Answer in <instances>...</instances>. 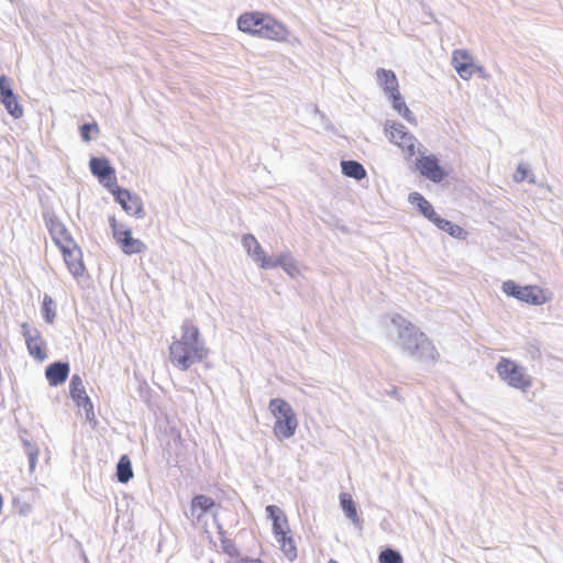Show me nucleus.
<instances>
[{
	"label": "nucleus",
	"instance_id": "obj_1",
	"mask_svg": "<svg viewBox=\"0 0 563 563\" xmlns=\"http://www.w3.org/2000/svg\"><path fill=\"white\" fill-rule=\"evenodd\" d=\"M168 354L173 366L187 371L194 364L206 360L209 350L201 341L198 327L192 321L186 320L181 324V336L172 342Z\"/></svg>",
	"mask_w": 563,
	"mask_h": 563
},
{
	"label": "nucleus",
	"instance_id": "obj_2",
	"mask_svg": "<svg viewBox=\"0 0 563 563\" xmlns=\"http://www.w3.org/2000/svg\"><path fill=\"white\" fill-rule=\"evenodd\" d=\"M236 26L245 34L272 42L283 43L289 37V31L284 23L262 11H247L240 14Z\"/></svg>",
	"mask_w": 563,
	"mask_h": 563
},
{
	"label": "nucleus",
	"instance_id": "obj_3",
	"mask_svg": "<svg viewBox=\"0 0 563 563\" xmlns=\"http://www.w3.org/2000/svg\"><path fill=\"white\" fill-rule=\"evenodd\" d=\"M269 411L275 422L273 432L279 440L291 438L298 427V420L291 406L282 398H274L269 401Z\"/></svg>",
	"mask_w": 563,
	"mask_h": 563
},
{
	"label": "nucleus",
	"instance_id": "obj_4",
	"mask_svg": "<svg viewBox=\"0 0 563 563\" xmlns=\"http://www.w3.org/2000/svg\"><path fill=\"white\" fill-rule=\"evenodd\" d=\"M501 289L507 296L533 306L544 305L552 298V294L540 286H519L514 280L504 282Z\"/></svg>",
	"mask_w": 563,
	"mask_h": 563
},
{
	"label": "nucleus",
	"instance_id": "obj_5",
	"mask_svg": "<svg viewBox=\"0 0 563 563\" xmlns=\"http://www.w3.org/2000/svg\"><path fill=\"white\" fill-rule=\"evenodd\" d=\"M496 371L500 379L512 388L526 391L532 385V379L527 375L526 369L509 358L501 357Z\"/></svg>",
	"mask_w": 563,
	"mask_h": 563
},
{
	"label": "nucleus",
	"instance_id": "obj_6",
	"mask_svg": "<svg viewBox=\"0 0 563 563\" xmlns=\"http://www.w3.org/2000/svg\"><path fill=\"white\" fill-rule=\"evenodd\" d=\"M384 132L387 139L411 158L416 155V137L399 122L386 121Z\"/></svg>",
	"mask_w": 563,
	"mask_h": 563
},
{
	"label": "nucleus",
	"instance_id": "obj_7",
	"mask_svg": "<svg viewBox=\"0 0 563 563\" xmlns=\"http://www.w3.org/2000/svg\"><path fill=\"white\" fill-rule=\"evenodd\" d=\"M451 64L454 70L463 80H470L474 75L486 78L487 74L483 66L476 65L474 57L466 49H455L452 53Z\"/></svg>",
	"mask_w": 563,
	"mask_h": 563
},
{
	"label": "nucleus",
	"instance_id": "obj_8",
	"mask_svg": "<svg viewBox=\"0 0 563 563\" xmlns=\"http://www.w3.org/2000/svg\"><path fill=\"white\" fill-rule=\"evenodd\" d=\"M21 330L29 354L38 362L45 361L47 358V344L41 332L26 322L21 324Z\"/></svg>",
	"mask_w": 563,
	"mask_h": 563
},
{
	"label": "nucleus",
	"instance_id": "obj_9",
	"mask_svg": "<svg viewBox=\"0 0 563 563\" xmlns=\"http://www.w3.org/2000/svg\"><path fill=\"white\" fill-rule=\"evenodd\" d=\"M110 227L112 229L113 238L120 245L121 250L125 254H136L145 250V244L132 236L131 230L124 229L119 224L114 217L110 218Z\"/></svg>",
	"mask_w": 563,
	"mask_h": 563
},
{
	"label": "nucleus",
	"instance_id": "obj_10",
	"mask_svg": "<svg viewBox=\"0 0 563 563\" xmlns=\"http://www.w3.org/2000/svg\"><path fill=\"white\" fill-rule=\"evenodd\" d=\"M69 395L76 406L84 409L88 419L93 418L92 401L87 395L82 378L78 374L71 376L69 382Z\"/></svg>",
	"mask_w": 563,
	"mask_h": 563
},
{
	"label": "nucleus",
	"instance_id": "obj_11",
	"mask_svg": "<svg viewBox=\"0 0 563 563\" xmlns=\"http://www.w3.org/2000/svg\"><path fill=\"white\" fill-rule=\"evenodd\" d=\"M420 175L433 183L442 181L446 172L441 167L439 159L434 155H422L416 162Z\"/></svg>",
	"mask_w": 563,
	"mask_h": 563
},
{
	"label": "nucleus",
	"instance_id": "obj_12",
	"mask_svg": "<svg viewBox=\"0 0 563 563\" xmlns=\"http://www.w3.org/2000/svg\"><path fill=\"white\" fill-rule=\"evenodd\" d=\"M91 173L98 177L99 181L110 190L117 188V176L114 169L110 166L107 158L92 157L90 159Z\"/></svg>",
	"mask_w": 563,
	"mask_h": 563
},
{
	"label": "nucleus",
	"instance_id": "obj_13",
	"mask_svg": "<svg viewBox=\"0 0 563 563\" xmlns=\"http://www.w3.org/2000/svg\"><path fill=\"white\" fill-rule=\"evenodd\" d=\"M46 228L49 232L52 240L54 241L55 245L59 249V251L76 244L75 240L73 239L71 234L69 233L65 224L62 223L58 219L53 217L48 218L46 220Z\"/></svg>",
	"mask_w": 563,
	"mask_h": 563
},
{
	"label": "nucleus",
	"instance_id": "obj_14",
	"mask_svg": "<svg viewBox=\"0 0 563 563\" xmlns=\"http://www.w3.org/2000/svg\"><path fill=\"white\" fill-rule=\"evenodd\" d=\"M110 192L115 197V200L126 213L135 217L143 214V205L139 197L131 195L130 191L120 188L118 185L117 188H113Z\"/></svg>",
	"mask_w": 563,
	"mask_h": 563
},
{
	"label": "nucleus",
	"instance_id": "obj_15",
	"mask_svg": "<svg viewBox=\"0 0 563 563\" xmlns=\"http://www.w3.org/2000/svg\"><path fill=\"white\" fill-rule=\"evenodd\" d=\"M60 252L70 274L74 275L75 277L82 276L85 273V265L82 261L81 250L77 245V243L74 244L73 246L62 250Z\"/></svg>",
	"mask_w": 563,
	"mask_h": 563
},
{
	"label": "nucleus",
	"instance_id": "obj_16",
	"mask_svg": "<svg viewBox=\"0 0 563 563\" xmlns=\"http://www.w3.org/2000/svg\"><path fill=\"white\" fill-rule=\"evenodd\" d=\"M0 100L4 104L7 111L14 118L23 115V109L19 104L15 96L9 87V81L5 77L0 78Z\"/></svg>",
	"mask_w": 563,
	"mask_h": 563
},
{
	"label": "nucleus",
	"instance_id": "obj_17",
	"mask_svg": "<svg viewBox=\"0 0 563 563\" xmlns=\"http://www.w3.org/2000/svg\"><path fill=\"white\" fill-rule=\"evenodd\" d=\"M217 504L210 496L199 494L194 496L190 503V515L197 521H200L207 514H210Z\"/></svg>",
	"mask_w": 563,
	"mask_h": 563
},
{
	"label": "nucleus",
	"instance_id": "obj_18",
	"mask_svg": "<svg viewBox=\"0 0 563 563\" xmlns=\"http://www.w3.org/2000/svg\"><path fill=\"white\" fill-rule=\"evenodd\" d=\"M69 375V365L63 362L49 364L45 371V377L51 386H58L66 382Z\"/></svg>",
	"mask_w": 563,
	"mask_h": 563
},
{
	"label": "nucleus",
	"instance_id": "obj_19",
	"mask_svg": "<svg viewBox=\"0 0 563 563\" xmlns=\"http://www.w3.org/2000/svg\"><path fill=\"white\" fill-rule=\"evenodd\" d=\"M266 512L268 518L273 522V534H278L284 531H289L290 526L285 512L275 505H269L266 507Z\"/></svg>",
	"mask_w": 563,
	"mask_h": 563
},
{
	"label": "nucleus",
	"instance_id": "obj_20",
	"mask_svg": "<svg viewBox=\"0 0 563 563\" xmlns=\"http://www.w3.org/2000/svg\"><path fill=\"white\" fill-rule=\"evenodd\" d=\"M280 551L285 554V556L289 561H294L297 558V545L291 533V529L289 531H284L274 536Z\"/></svg>",
	"mask_w": 563,
	"mask_h": 563
},
{
	"label": "nucleus",
	"instance_id": "obj_21",
	"mask_svg": "<svg viewBox=\"0 0 563 563\" xmlns=\"http://www.w3.org/2000/svg\"><path fill=\"white\" fill-rule=\"evenodd\" d=\"M253 258L258 263V265L264 268H275L278 267V264L283 263V260L287 258V254H282L277 258L273 260L266 255L264 250L262 249L261 244L257 243L252 252L250 253Z\"/></svg>",
	"mask_w": 563,
	"mask_h": 563
},
{
	"label": "nucleus",
	"instance_id": "obj_22",
	"mask_svg": "<svg viewBox=\"0 0 563 563\" xmlns=\"http://www.w3.org/2000/svg\"><path fill=\"white\" fill-rule=\"evenodd\" d=\"M253 258L258 263V265L264 268H275L278 267V264L283 263V260L287 258V254H282L277 258L273 260L266 255L264 250L262 249L261 244L257 243L252 252L250 253Z\"/></svg>",
	"mask_w": 563,
	"mask_h": 563
},
{
	"label": "nucleus",
	"instance_id": "obj_23",
	"mask_svg": "<svg viewBox=\"0 0 563 563\" xmlns=\"http://www.w3.org/2000/svg\"><path fill=\"white\" fill-rule=\"evenodd\" d=\"M340 505L345 516L352 521V523L358 528L362 527L363 521L358 516L357 507L353 501V498L347 493L340 494Z\"/></svg>",
	"mask_w": 563,
	"mask_h": 563
},
{
	"label": "nucleus",
	"instance_id": "obj_24",
	"mask_svg": "<svg viewBox=\"0 0 563 563\" xmlns=\"http://www.w3.org/2000/svg\"><path fill=\"white\" fill-rule=\"evenodd\" d=\"M376 77L386 95L399 90L398 80L393 70L379 68L376 71Z\"/></svg>",
	"mask_w": 563,
	"mask_h": 563
},
{
	"label": "nucleus",
	"instance_id": "obj_25",
	"mask_svg": "<svg viewBox=\"0 0 563 563\" xmlns=\"http://www.w3.org/2000/svg\"><path fill=\"white\" fill-rule=\"evenodd\" d=\"M410 201L417 206L419 211L432 223L440 216L434 211L432 205L419 192H415L410 196Z\"/></svg>",
	"mask_w": 563,
	"mask_h": 563
},
{
	"label": "nucleus",
	"instance_id": "obj_26",
	"mask_svg": "<svg viewBox=\"0 0 563 563\" xmlns=\"http://www.w3.org/2000/svg\"><path fill=\"white\" fill-rule=\"evenodd\" d=\"M439 230L446 232L452 238L459 240H465L467 232L460 225L452 223L451 221L439 217L433 223Z\"/></svg>",
	"mask_w": 563,
	"mask_h": 563
},
{
	"label": "nucleus",
	"instance_id": "obj_27",
	"mask_svg": "<svg viewBox=\"0 0 563 563\" xmlns=\"http://www.w3.org/2000/svg\"><path fill=\"white\" fill-rule=\"evenodd\" d=\"M388 97L393 103V108L399 114H401L408 122L416 123V119L410 109L407 107L406 102L404 101L399 90L389 93Z\"/></svg>",
	"mask_w": 563,
	"mask_h": 563
},
{
	"label": "nucleus",
	"instance_id": "obj_28",
	"mask_svg": "<svg viewBox=\"0 0 563 563\" xmlns=\"http://www.w3.org/2000/svg\"><path fill=\"white\" fill-rule=\"evenodd\" d=\"M341 166L343 174L347 177L360 180L366 176L365 168L356 161H343Z\"/></svg>",
	"mask_w": 563,
	"mask_h": 563
},
{
	"label": "nucleus",
	"instance_id": "obj_29",
	"mask_svg": "<svg viewBox=\"0 0 563 563\" xmlns=\"http://www.w3.org/2000/svg\"><path fill=\"white\" fill-rule=\"evenodd\" d=\"M117 476L121 483H128L133 477L131 461L128 455L120 457L117 465Z\"/></svg>",
	"mask_w": 563,
	"mask_h": 563
},
{
	"label": "nucleus",
	"instance_id": "obj_30",
	"mask_svg": "<svg viewBox=\"0 0 563 563\" xmlns=\"http://www.w3.org/2000/svg\"><path fill=\"white\" fill-rule=\"evenodd\" d=\"M42 313L47 323H53L56 316L55 305L53 299L48 295H45L43 298Z\"/></svg>",
	"mask_w": 563,
	"mask_h": 563
},
{
	"label": "nucleus",
	"instance_id": "obj_31",
	"mask_svg": "<svg viewBox=\"0 0 563 563\" xmlns=\"http://www.w3.org/2000/svg\"><path fill=\"white\" fill-rule=\"evenodd\" d=\"M378 560L379 563H402L401 555L391 549L382 551Z\"/></svg>",
	"mask_w": 563,
	"mask_h": 563
},
{
	"label": "nucleus",
	"instance_id": "obj_32",
	"mask_svg": "<svg viewBox=\"0 0 563 563\" xmlns=\"http://www.w3.org/2000/svg\"><path fill=\"white\" fill-rule=\"evenodd\" d=\"M93 131L96 133L99 132V128L97 123H86L80 128V135L85 142H89L91 140L90 132Z\"/></svg>",
	"mask_w": 563,
	"mask_h": 563
},
{
	"label": "nucleus",
	"instance_id": "obj_33",
	"mask_svg": "<svg viewBox=\"0 0 563 563\" xmlns=\"http://www.w3.org/2000/svg\"><path fill=\"white\" fill-rule=\"evenodd\" d=\"M278 266L283 267L291 276L299 272L296 263L288 255L286 260H283L282 264H278Z\"/></svg>",
	"mask_w": 563,
	"mask_h": 563
},
{
	"label": "nucleus",
	"instance_id": "obj_34",
	"mask_svg": "<svg viewBox=\"0 0 563 563\" xmlns=\"http://www.w3.org/2000/svg\"><path fill=\"white\" fill-rule=\"evenodd\" d=\"M38 450L32 445H27V459L30 464V471L34 472L37 463Z\"/></svg>",
	"mask_w": 563,
	"mask_h": 563
},
{
	"label": "nucleus",
	"instance_id": "obj_35",
	"mask_svg": "<svg viewBox=\"0 0 563 563\" xmlns=\"http://www.w3.org/2000/svg\"><path fill=\"white\" fill-rule=\"evenodd\" d=\"M257 243L258 241L251 234H247L243 238V245L247 249L249 254Z\"/></svg>",
	"mask_w": 563,
	"mask_h": 563
},
{
	"label": "nucleus",
	"instance_id": "obj_36",
	"mask_svg": "<svg viewBox=\"0 0 563 563\" xmlns=\"http://www.w3.org/2000/svg\"><path fill=\"white\" fill-rule=\"evenodd\" d=\"M223 550L225 553H228L230 556L234 558L239 555V551L234 544H227L223 547Z\"/></svg>",
	"mask_w": 563,
	"mask_h": 563
},
{
	"label": "nucleus",
	"instance_id": "obj_37",
	"mask_svg": "<svg viewBox=\"0 0 563 563\" xmlns=\"http://www.w3.org/2000/svg\"><path fill=\"white\" fill-rule=\"evenodd\" d=\"M415 340L421 345H431V342L423 333L418 334Z\"/></svg>",
	"mask_w": 563,
	"mask_h": 563
},
{
	"label": "nucleus",
	"instance_id": "obj_38",
	"mask_svg": "<svg viewBox=\"0 0 563 563\" xmlns=\"http://www.w3.org/2000/svg\"><path fill=\"white\" fill-rule=\"evenodd\" d=\"M242 563H263L260 559H244Z\"/></svg>",
	"mask_w": 563,
	"mask_h": 563
},
{
	"label": "nucleus",
	"instance_id": "obj_39",
	"mask_svg": "<svg viewBox=\"0 0 563 563\" xmlns=\"http://www.w3.org/2000/svg\"><path fill=\"white\" fill-rule=\"evenodd\" d=\"M408 350H409V352L411 354H416L417 353L416 349L411 347L410 345L408 346Z\"/></svg>",
	"mask_w": 563,
	"mask_h": 563
},
{
	"label": "nucleus",
	"instance_id": "obj_40",
	"mask_svg": "<svg viewBox=\"0 0 563 563\" xmlns=\"http://www.w3.org/2000/svg\"><path fill=\"white\" fill-rule=\"evenodd\" d=\"M329 563H338V562H336V561H334V560H330V562H329Z\"/></svg>",
	"mask_w": 563,
	"mask_h": 563
}]
</instances>
